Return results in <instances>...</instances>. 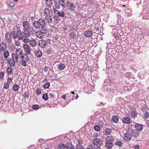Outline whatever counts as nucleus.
<instances>
[{"mask_svg":"<svg viewBox=\"0 0 149 149\" xmlns=\"http://www.w3.org/2000/svg\"><path fill=\"white\" fill-rule=\"evenodd\" d=\"M15 61H14L13 59L12 61V62H10L8 61V63L12 67H13L15 65Z\"/></svg>","mask_w":149,"mask_h":149,"instance_id":"40","label":"nucleus"},{"mask_svg":"<svg viewBox=\"0 0 149 149\" xmlns=\"http://www.w3.org/2000/svg\"><path fill=\"white\" fill-rule=\"evenodd\" d=\"M123 122L125 124H130L131 123V120L130 118L127 117H124L122 119Z\"/></svg>","mask_w":149,"mask_h":149,"instance_id":"8","label":"nucleus"},{"mask_svg":"<svg viewBox=\"0 0 149 149\" xmlns=\"http://www.w3.org/2000/svg\"><path fill=\"white\" fill-rule=\"evenodd\" d=\"M105 142H106L105 143L104 146L107 149H111L113 147V143L106 141Z\"/></svg>","mask_w":149,"mask_h":149,"instance_id":"10","label":"nucleus"},{"mask_svg":"<svg viewBox=\"0 0 149 149\" xmlns=\"http://www.w3.org/2000/svg\"><path fill=\"white\" fill-rule=\"evenodd\" d=\"M132 74L131 72H127L125 74V76L127 78L130 79L132 77Z\"/></svg>","mask_w":149,"mask_h":149,"instance_id":"24","label":"nucleus"},{"mask_svg":"<svg viewBox=\"0 0 149 149\" xmlns=\"http://www.w3.org/2000/svg\"><path fill=\"white\" fill-rule=\"evenodd\" d=\"M114 140L112 136H107L106 138L105 141L113 143Z\"/></svg>","mask_w":149,"mask_h":149,"instance_id":"14","label":"nucleus"},{"mask_svg":"<svg viewBox=\"0 0 149 149\" xmlns=\"http://www.w3.org/2000/svg\"><path fill=\"white\" fill-rule=\"evenodd\" d=\"M58 68L59 70H62L64 69L65 68V65L62 63H60L58 66Z\"/></svg>","mask_w":149,"mask_h":149,"instance_id":"22","label":"nucleus"},{"mask_svg":"<svg viewBox=\"0 0 149 149\" xmlns=\"http://www.w3.org/2000/svg\"><path fill=\"white\" fill-rule=\"evenodd\" d=\"M23 46L25 53L27 55H29L31 53V51L29 46L27 44H24L23 45Z\"/></svg>","mask_w":149,"mask_h":149,"instance_id":"4","label":"nucleus"},{"mask_svg":"<svg viewBox=\"0 0 149 149\" xmlns=\"http://www.w3.org/2000/svg\"><path fill=\"white\" fill-rule=\"evenodd\" d=\"M49 98L50 99H52L54 97V95L52 93H50L49 94Z\"/></svg>","mask_w":149,"mask_h":149,"instance_id":"58","label":"nucleus"},{"mask_svg":"<svg viewBox=\"0 0 149 149\" xmlns=\"http://www.w3.org/2000/svg\"><path fill=\"white\" fill-rule=\"evenodd\" d=\"M111 121L112 123H117L119 121V118L117 116H113L111 118Z\"/></svg>","mask_w":149,"mask_h":149,"instance_id":"11","label":"nucleus"},{"mask_svg":"<svg viewBox=\"0 0 149 149\" xmlns=\"http://www.w3.org/2000/svg\"><path fill=\"white\" fill-rule=\"evenodd\" d=\"M56 13L61 17H64L65 16L64 13L63 11H57V13Z\"/></svg>","mask_w":149,"mask_h":149,"instance_id":"33","label":"nucleus"},{"mask_svg":"<svg viewBox=\"0 0 149 149\" xmlns=\"http://www.w3.org/2000/svg\"><path fill=\"white\" fill-rule=\"evenodd\" d=\"M29 44L32 46H34L36 45V43L34 40H31L29 41Z\"/></svg>","mask_w":149,"mask_h":149,"instance_id":"26","label":"nucleus"},{"mask_svg":"<svg viewBox=\"0 0 149 149\" xmlns=\"http://www.w3.org/2000/svg\"><path fill=\"white\" fill-rule=\"evenodd\" d=\"M24 56H25V55H24V54H22L21 56L20 57L21 58L22 60V59H23Z\"/></svg>","mask_w":149,"mask_h":149,"instance_id":"62","label":"nucleus"},{"mask_svg":"<svg viewBox=\"0 0 149 149\" xmlns=\"http://www.w3.org/2000/svg\"><path fill=\"white\" fill-rule=\"evenodd\" d=\"M46 3L47 6L50 7L52 5V0H46Z\"/></svg>","mask_w":149,"mask_h":149,"instance_id":"27","label":"nucleus"},{"mask_svg":"<svg viewBox=\"0 0 149 149\" xmlns=\"http://www.w3.org/2000/svg\"><path fill=\"white\" fill-rule=\"evenodd\" d=\"M96 104L97 105V106H100V105L104 106V104L102 103V102H101L100 103V104H99V102H97L96 103Z\"/></svg>","mask_w":149,"mask_h":149,"instance_id":"59","label":"nucleus"},{"mask_svg":"<svg viewBox=\"0 0 149 149\" xmlns=\"http://www.w3.org/2000/svg\"><path fill=\"white\" fill-rule=\"evenodd\" d=\"M51 15H49L48 18H46V20L49 23H52L53 22V20L51 17Z\"/></svg>","mask_w":149,"mask_h":149,"instance_id":"35","label":"nucleus"},{"mask_svg":"<svg viewBox=\"0 0 149 149\" xmlns=\"http://www.w3.org/2000/svg\"><path fill=\"white\" fill-rule=\"evenodd\" d=\"M123 136L124 139L127 141H130L132 137V133H131V134L129 132L125 133L124 134Z\"/></svg>","mask_w":149,"mask_h":149,"instance_id":"5","label":"nucleus"},{"mask_svg":"<svg viewBox=\"0 0 149 149\" xmlns=\"http://www.w3.org/2000/svg\"><path fill=\"white\" fill-rule=\"evenodd\" d=\"M54 19L56 21V23H57L58 21L60 20V19L59 17L57 15H54Z\"/></svg>","mask_w":149,"mask_h":149,"instance_id":"37","label":"nucleus"},{"mask_svg":"<svg viewBox=\"0 0 149 149\" xmlns=\"http://www.w3.org/2000/svg\"><path fill=\"white\" fill-rule=\"evenodd\" d=\"M50 86V84L48 82L45 84L43 86L44 88H48Z\"/></svg>","mask_w":149,"mask_h":149,"instance_id":"43","label":"nucleus"},{"mask_svg":"<svg viewBox=\"0 0 149 149\" xmlns=\"http://www.w3.org/2000/svg\"><path fill=\"white\" fill-rule=\"evenodd\" d=\"M9 86L6 83V82H5L4 85V88L5 89H7L9 88Z\"/></svg>","mask_w":149,"mask_h":149,"instance_id":"50","label":"nucleus"},{"mask_svg":"<svg viewBox=\"0 0 149 149\" xmlns=\"http://www.w3.org/2000/svg\"><path fill=\"white\" fill-rule=\"evenodd\" d=\"M77 35L76 33V31H72L70 34V36L71 38H76Z\"/></svg>","mask_w":149,"mask_h":149,"instance_id":"21","label":"nucleus"},{"mask_svg":"<svg viewBox=\"0 0 149 149\" xmlns=\"http://www.w3.org/2000/svg\"><path fill=\"white\" fill-rule=\"evenodd\" d=\"M24 98L26 99L27 98H29V93L25 92L24 94Z\"/></svg>","mask_w":149,"mask_h":149,"instance_id":"45","label":"nucleus"},{"mask_svg":"<svg viewBox=\"0 0 149 149\" xmlns=\"http://www.w3.org/2000/svg\"><path fill=\"white\" fill-rule=\"evenodd\" d=\"M26 38V39H24L23 41L24 42L27 43V42H28L29 41V40L27 38Z\"/></svg>","mask_w":149,"mask_h":149,"instance_id":"61","label":"nucleus"},{"mask_svg":"<svg viewBox=\"0 0 149 149\" xmlns=\"http://www.w3.org/2000/svg\"><path fill=\"white\" fill-rule=\"evenodd\" d=\"M11 49L12 50H14L15 49V46L14 45H12L11 47Z\"/></svg>","mask_w":149,"mask_h":149,"instance_id":"63","label":"nucleus"},{"mask_svg":"<svg viewBox=\"0 0 149 149\" xmlns=\"http://www.w3.org/2000/svg\"><path fill=\"white\" fill-rule=\"evenodd\" d=\"M77 145H79V149H84V148L83 146L79 142L78 143V144H77Z\"/></svg>","mask_w":149,"mask_h":149,"instance_id":"54","label":"nucleus"},{"mask_svg":"<svg viewBox=\"0 0 149 149\" xmlns=\"http://www.w3.org/2000/svg\"><path fill=\"white\" fill-rule=\"evenodd\" d=\"M94 30L95 31H96L97 32H99L100 30L99 29L98 27H95L94 28Z\"/></svg>","mask_w":149,"mask_h":149,"instance_id":"56","label":"nucleus"},{"mask_svg":"<svg viewBox=\"0 0 149 149\" xmlns=\"http://www.w3.org/2000/svg\"><path fill=\"white\" fill-rule=\"evenodd\" d=\"M29 29V28H28L27 30L26 29H25V30L24 31V36L26 38L29 37L31 35L30 32L28 30Z\"/></svg>","mask_w":149,"mask_h":149,"instance_id":"12","label":"nucleus"},{"mask_svg":"<svg viewBox=\"0 0 149 149\" xmlns=\"http://www.w3.org/2000/svg\"><path fill=\"white\" fill-rule=\"evenodd\" d=\"M69 7H70V10L72 11L74 10V8L75 7L74 6L72 3H70V5Z\"/></svg>","mask_w":149,"mask_h":149,"instance_id":"42","label":"nucleus"},{"mask_svg":"<svg viewBox=\"0 0 149 149\" xmlns=\"http://www.w3.org/2000/svg\"><path fill=\"white\" fill-rule=\"evenodd\" d=\"M136 109L134 107H132V109L131 110V117L133 118H135L137 117V114L138 113L136 111Z\"/></svg>","mask_w":149,"mask_h":149,"instance_id":"6","label":"nucleus"},{"mask_svg":"<svg viewBox=\"0 0 149 149\" xmlns=\"http://www.w3.org/2000/svg\"><path fill=\"white\" fill-rule=\"evenodd\" d=\"M54 5L56 8L57 9H59L60 8V3L59 2V3L58 2H54Z\"/></svg>","mask_w":149,"mask_h":149,"instance_id":"39","label":"nucleus"},{"mask_svg":"<svg viewBox=\"0 0 149 149\" xmlns=\"http://www.w3.org/2000/svg\"><path fill=\"white\" fill-rule=\"evenodd\" d=\"M12 34L13 35V38L14 39H15L17 38V33H15V32H13L12 33Z\"/></svg>","mask_w":149,"mask_h":149,"instance_id":"48","label":"nucleus"},{"mask_svg":"<svg viewBox=\"0 0 149 149\" xmlns=\"http://www.w3.org/2000/svg\"><path fill=\"white\" fill-rule=\"evenodd\" d=\"M15 45L17 46H19L20 45V42H19V41L15 40Z\"/></svg>","mask_w":149,"mask_h":149,"instance_id":"55","label":"nucleus"},{"mask_svg":"<svg viewBox=\"0 0 149 149\" xmlns=\"http://www.w3.org/2000/svg\"><path fill=\"white\" fill-rule=\"evenodd\" d=\"M92 33V31L88 30L85 32L84 35L86 37H90L91 36Z\"/></svg>","mask_w":149,"mask_h":149,"instance_id":"13","label":"nucleus"},{"mask_svg":"<svg viewBox=\"0 0 149 149\" xmlns=\"http://www.w3.org/2000/svg\"><path fill=\"white\" fill-rule=\"evenodd\" d=\"M92 143L97 147L100 148L102 144V141L100 139L95 138L93 140Z\"/></svg>","mask_w":149,"mask_h":149,"instance_id":"3","label":"nucleus"},{"mask_svg":"<svg viewBox=\"0 0 149 149\" xmlns=\"http://www.w3.org/2000/svg\"><path fill=\"white\" fill-rule=\"evenodd\" d=\"M16 54H17V56H19L20 55L22 54V50L19 49H17L16 51Z\"/></svg>","mask_w":149,"mask_h":149,"instance_id":"32","label":"nucleus"},{"mask_svg":"<svg viewBox=\"0 0 149 149\" xmlns=\"http://www.w3.org/2000/svg\"><path fill=\"white\" fill-rule=\"evenodd\" d=\"M44 12L47 15H52V12L51 10L48 8H45V9Z\"/></svg>","mask_w":149,"mask_h":149,"instance_id":"17","label":"nucleus"},{"mask_svg":"<svg viewBox=\"0 0 149 149\" xmlns=\"http://www.w3.org/2000/svg\"><path fill=\"white\" fill-rule=\"evenodd\" d=\"M18 56L17 55V54H13L12 55V58L13 59H14L15 58V60L14 61L15 62H17L18 61Z\"/></svg>","mask_w":149,"mask_h":149,"instance_id":"31","label":"nucleus"},{"mask_svg":"<svg viewBox=\"0 0 149 149\" xmlns=\"http://www.w3.org/2000/svg\"><path fill=\"white\" fill-rule=\"evenodd\" d=\"M122 144L123 143L119 141H116L115 143V145L118 146H122Z\"/></svg>","mask_w":149,"mask_h":149,"instance_id":"34","label":"nucleus"},{"mask_svg":"<svg viewBox=\"0 0 149 149\" xmlns=\"http://www.w3.org/2000/svg\"><path fill=\"white\" fill-rule=\"evenodd\" d=\"M33 24L36 29H39L41 33L44 34H45L47 33L45 22L43 19L40 18L39 19L38 21H34Z\"/></svg>","mask_w":149,"mask_h":149,"instance_id":"1","label":"nucleus"},{"mask_svg":"<svg viewBox=\"0 0 149 149\" xmlns=\"http://www.w3.org/2000/svg\"><path fill=\"white\" fill-rule=\"evenodd\" d=\"M27 55V54H24V55H25V58L24 60H25V61H26V62H27L29 60L28 57V56Z\"/></svg>","mask_w":149,"mask_h":149,"instance_id":"52","label":"nucleus"},{"mask_svg":"<svg viewBox=\"0 0 149 149\" xmlns=\"http://www.w3.org/2000/svg\"><path fill=\"white\" fill-rule=\"evenodd\" d=\"M39 44L41 47H44L46 44V42L42 40L41 43H40Z\"/></svg>","mask_w":149,"mask_h":149,"instance_id":"38","label":"nucleus"},{"mask_svg":"<svg viewBox=\"0 0 149 149\" xmlns=\"http://www.w3.org/2000/svg\"><path fill=\"white\" fill-rule=\"evenodd\" d=\"M42 99L45 101L47 100L48 98L47 94V93H44L42 96Z\"/></svg>","mask_w":149,"mask_h":149,"instance_id":"28","label":"nucleus"},{"mask_svg":"<svg viewBox=\"0 0 149 149\" xmlns=\"http://www.w3.org/2000/svg\"><path fill=\"white\" fill-rule=\"evenodd\" d=\"M131 133H132V136L134 138L139 139L143 138V136L141 135L143 133L141 132L135 130H133Z\"/></svg>","mask_w":149,"mask_h":149,"instance_id":"2","label":"nucleus"},{"mask_svg":"<svg viewBox=\"0 0 149 149\" xmlns=\"http://www.w3.org/2000/svg\"><path fill=\"white\" fill-rule=\"evenodd\" d=\"M17 38L18 39L20 40L22 39V36L19 30L17 31Z\"/></svg>","mask_w":149,"mask_h":149,"instance_id":"20","label":"nucleus"},{"mask_svg":"<svg viewBox=\"0 0 149 149\" xmlns=\"http://www.w3.org/2000/svg\"><path fill=\"white\" fill-rule=\"evenodd\" d=\"M139 146L137 145L135 146V149H139Z\"/></svg>","mask_w":149,"mask_h":149,"instance_id":"64","label":"nucleus"},{"mask_svg":"<svg viewBox=\"0 0 149 149\" xmlns=\"http://www.w3.org/2000/svg\"><path fill=\"white\" fill-rule=\"evenodd\" d=\"M59 2L62 7H65V0H58Z\"/></svg>","mask_w":149,"mask_h":149,"instance_id":"30","label":"nucleus"},{"mask_svg":"<svg viewBox=\"0 0 149 149\" xmlns=\"http://www.w3.org/2000/svg\"><path fill=\"white\" fill-rule=\"evenodd\" d=\"M111 132V131L110 129L107 128L104 130L103 133L105 135H107L109 134Z\"/></svg>","mask_w":149,"mask_h":149,"instance_id":"19","label":"nucleus"},{"mask_svg":"<svg viewBox=\"0 0 149 149\" xmlns=\"http://www.w3.org/2000/svg\"><path fill=\"white\" fill-rule=\"evenodd\" d=\"M1 47V50L2 51H5L6 49V45L4 42H2L0 45Z\"/></svg>","mask_w":149,"mask_h":149,"instance_id":"18","label":"nucleus"},{"mask_svg":"<svg viewBox=\"0 0 149 149\" xmlns=\"http://www.w3.org/2000/svg\"><path fill=\"white\" fill-rule=\"evenodd\" d=\"M49 69V67H47L45 66L43 70H44V71L45 72H47L48 71V70Z\"/></svg>","mask_w":149,"mask_h":149,"instance_id":"57","label":"nucleus"},{"mask_svg":"<svg viewBox=\"0 0 149 149\" xmlns=\"http://www.w3.org/2000/svg\"><path fill=\"white\" fill-rule=\"evenodd\" d=\"M70 3H71V2H70L68 1H67V3L66 4L65 3V7H69L70 5Z\"/></svg>","mask_w":149,"mask_h":149,"instance_id":"53","label":"nucleus"},{"mask_svg":"<svg viewBox=\"0 0 149 149\" xmlns=\"http://www.w3.org/2000/svg\"><path fill=\"white\" fill-rule=\"evenodd\" d=\"M5 38L6 40L8 43H10L12 42L10 34L9 32H8L6 33Z\"/></svg>","mask_w":149,"mask_h":149,"instance_id":"9","label":"nucleus"},{"mask_svg":"<svg viewBox=\"0 0 149 149\" xmlns=\"http://www.w3.org/2000/svg\"><path fill=\"white\" fill-rule=\"evenodd\" d=\"M28 24V23L26 21H24L23 22L22 24L24 29H26V26Z\"/></svg>","mask_w":149,"mask_h":149,"instance_id":"44","label":"nucleus"},{"mask_svg":"<svg viewBox=\"0 0 149 149\" xmlns=\"http://www.w3.org/2000/svg\"><path fill=\"white\" fill-rule=\"evenodd\" d=\"M68 149H74V146L71 143H68L66 144Z\"/></svg>","mask_w":149,"mask_h":149,"instance_id":"25","label":"nucleus"},{"mask_svg":"<svg viewBox=\"0 0 149 149\" xmlns=\"http://www.w3.org/2000/svg\"><path fill=\"white\" fill-rule=\"evenodd\" d=\"M94 128L95 130L97 131H99L100 130V127L99 126L96 125L95 126H94Z\"/></svg>","mask_w":149,"mask_h":149,"instance_id":"46","label":"nucleus"},{"mask_svg":"<svg viewBox=\"0 0 149 149\" xmlns=\"http://www.w3.org/2000/svg\"><path fill=\"white\" fill-rule=\"evenodd\" d=\"M135 130L141 132L143 129V125L140 124L136 123L135 125Z\"/></svg>","mask_w":149,"mask_h":149,"instance_id":"7","label":"nucleus"},{"mask_svg":"<svg viewBox=\"0 0 149 149\" xmlns=\"http://www.w3.org/2000/svg\"><path fill=\"white\" fill-rule=\"evenodd\" d=\"M57 149H68L67 148V145L64 144H61L57 147Z\"/></svg>","mask_w":149,"mask_h":149,"instance_id":"15","label":"nucleus"},{"mask_svg":"<svg viewBox=\"0 0 149 149\" xmlns=\"http://www.w3.org/2000/svg\"><path fill=\"white\" fill-rule=\"evenodd\" d=\"M7 72L8 75H10L12 74V69L10 66H8L7 68Z\"/></svg>","mask_w":149,"mask_h":149,"instance_id":"23","label":"nucleus"},{"mask_svg":"<svg viewBox=\"0 0 149 149\" xmlns=\"http://www.w3.org/2000/svg\"><path fill=\"white\" fill-rule=\"evenodd\" d=\"M144 116L146 118H148L149 117V114L147 111H146L144 113Z\"/></svg>","mask_w":149,"mask_h":149,"instance_id":"51","label":"nucleus"},{"mask_svg":"<svg viewBox=\"0 0 149 149\" xmlns=\"http://www.w3.org/2000/svg\"><path fill=\"white\" fill-rule=\"evenodd\" d=\"M52 50L51 49H49L46 51V53L48 54H50L51 53Z\"/></svg>","mask_w":149,"mask_h":149,"instance_id":"60","label":"nucleus"},{"mask_svg":"<svg viewBox=\"0 0 149 149\" xmlns=\"http://www.w3.org/2000/svg\"><path fill=\"white\" fill-rule=\"evenodd\" d=\"M26 62L25 61V60H24V59H22V60L21 62V65L24 66H26L27 65L26 63Z\"/></svg>","mask_w":149,"mask_h":149,"instance_id":"41","label":"nucleus"},{"mask_svg":"<svg viewBox=\"0 0 149 149\" xmlns=\"http://www.w3.org/2000/svg\"><path fill=\"white\" fill-rule=\"evenodd\" d=\"M19 88V86L17 84H15L13 86V89L15 91H17Z\"/></svg>","mask_w":149,"mask_h":149,"instance_id":"36","label":"nucleus"},{"mask_svg":"<svg viewBox=\"0 0 149 149\" xmlns=\"http://www.w3.org/2000/svg\"><path fill=\"white\" fill-rule=\"evenodd\" d=\"M3 55L5 59H7L9 55V52L8 51H5Z\"/></svg>","mask_w":149,"mask_h":149,"instance_id":"29","label":"nucleus"},{"mask_svg":"<svg viewBox=\"0 0 149 149\" xmlns=\"http://www.w3.org/2000/svg\"><path fill=\"white\" fill-rule=\"evenodd\" d=\"M32 108L34 110H36L39 108L38 105L37 104H35L32 105Z\"/></svg>","mask_w":149,"mask_h":149,"instance_id":"47","label":"nucleus"},{"mask_svg":"<svg viewBox=\"0 0 149 149\" xmlns=\"http://www.w3.org/2000/svg\"><path fill=\"white\" fill-rule=\"evenodd\" d=\"M41 90L40 88H38L36 89V92L38 95H39L41 93Z\"/></svg>","mask_w":149,"mask_h":149,"instance_id":"49","label":"nucleus"},{"mask_svg":"<svg viewBox=\"0 0 149 149\" xmlns=\"http://www.w3.org/2000/svg\"><path fill=\"white\" fill-rule=\"evenodd\" d=\"M35 53L36 56L38 57H41L42 55L41 51L40 50H38L37 51L36 50Z\"/></svg>","mask_w":149,"mask_h":149,"instance_id":"16","label":"nucleus"}]
</instances>
